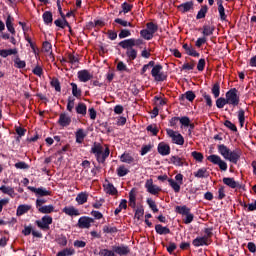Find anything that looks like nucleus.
I'll return each mask as SVG.
<instances>
[{
    "instance_id": "nucleus-64",
    "label": "nucleus",
    "mask_w": 256,
    "mask_h": 256,
    "mask_svg": "<svg viewBox=\"0 0 256 256\" xmlns=\"http://www.w3.org/2000/svg\"><path fill=\"white\" fill-rule=\"evenodd\" d=\"M244 207H247V211H256V200L254 203L244 204Z\"/></svg>"
},
{
    "instance_id": "nucleus-62",
    "label": "nucleus",
    "mask_w": 256,
    "mask_h": 256,
    "mask_svg": "<svg viewBox=\"0 0 256 256\" xmlns=\"http://www.w3.org/2000/svg\"><path fill=\"white\" fill-rule=\"evenodd\" d=\"M185 99H187V101H194L195 100V93L193 91H187L184 94Z\"/></svg>"
},
{
    "instance_id": "nucleus-14",
    "label": "nucleus",
    "mask_w": 256,
    "mask_h": 256,
    "mask_svg": "<svg viewBox=\"0 0 256 256\" xmlns=\"http://www.w3.org/2000/svg\"><path fill=\"white\" fill-rule=\"evenodd\" d=\"M158 153L163 157L169 155L171 153V146L165 142H160L158 144Z\"/></svg>"
},
{
    "instance_id": "nucleus-60",
    "label": "nucleus",
    "mask_w": 256,
    "mask_h": 256,
    "mask_svg": "<svg viewBox=\"0 0 256 256\" xmlns=\"http://www.w3.org/2000/svg\"><path fill=\"white\" fill-rule=\"evenodd\" d=\"M118 36L120 39H125V37H131V31H129L128 29H123L120 31Z\"/></svg>"
},
{
    "instance_id": "nucleus-27",
    "label": "nucleus",
    "mask_w": 256,
    "mask_h": 256,
    "mask_svg": "<svg viewBox=\"0 0 256 256\" xmlns=\"http://www.w3.org/2000/svg\"><path fill=\"white\" fill-rule=\"evenodd\" d=\"M0 191H2L4 193V195H9V197H15V189H13V187L11 186H5L2 185L0 187Z\"/></svg>"
},
{
    "instance_id": "nucleus-5",
    "label": "nucleus",
    "mask_w": 256,
    "mask_h": 256,
    "mask_svg": "<svg viewBox=\"0 0 256 256\" xmlns=\"http://www.w3.org/2000/svg\"><path fill=\"white\" fill-rule=\"evenodd\" d=\"M35 223L42 231H49V225L53 224V217L45 215L40 220H36Z\"/></svg>"
},
{
    "instance_id": "nucleus-45",
    "label": "nucleus",
    "mask_w": 256,
    "mask_h": 256,
    "mask_svg": "<svg viewBox=\"0 0 256 256\" xmlns=\"http://www.w3.org/2000/svg\"><path fill=\"white\" fill-rule=\"evenodd\" d=\"M147 205H149V207L153 211V213H159V209L157 208V204L153 201V199L148 198L147 199Z\"/></svg>"
},
{
    "instance_id": "nucleus-44",
    "label": "nucleus",
    "mask_w": 256,
    "mask_h": 256,
    "mask_svg": "<svg viewBox=\"0 0 256 256\" xmlns=\"http://www.w3.org/2000/svg\"><path fill=\"white\" fill-rule=\"evenodd\" d=\"M225 105H228L227 98L221 97L216 100V107L218 109H223V107H225Z\"/></svg>"
},
{
    "instance_id": "nucleus-36",
    "label": "nucleus",
    "mask_w": 256,
    "mask_h": 256,
    "mask_svg": "<svg viewBox=\"0 0 256 256\" xmlns=\"http://www.w3.org/2000/svg\"><path fill=\"white\" fill-rule=\"evenodd\" d=\"M76 112L78 115H87V105L85 103H79L76 106Z\"/></svg>"
},
{
    "instance_id": "nucleus-47",
    "label": "nucleus",
    "mask_w": 256,
    "mask_h": 256,
    "mask_svg": "<svg viewBox=\"0 0 256 256\" xmlns=\"http://www.w3.org/2000/svg\"><path fill=\"white\" fill-rule=\"evenodd\" d=\"M213 31H215V28L211 26H204L202 34L204 37H209L210 35H213Z\"/></svg>"
},
{
    "instance_id": "nucleus-30",
    "label": "nucleus",
    "mask_w": 256,
    "mask_h": 256,
    "mask_svg": "<svg viewBox=\"0 0 256 256\" xmlns=\"http://www.w3.org/2000/svg\"><path fill=\"white\" fill-rule=\"evenodd\" d=\"M39 213H43L45 215L49 213H53L55 211V206L54 205H44L38 208Z\"/></svg>"
},
{
    "instance_id": "nucleus-55",
    "label": "nucleus",
    "mask_w": 256,
    "mask_h": 256,
    "mask_svg": "<svg viewBox=\"0 0 256 256\" xmlns=\"http://www.w3.org/2000/svg\"><path fill=\"white\" fill-rule=\"evenodd\" d=\"M191 155L195 161H198L199 163L203 162V154L201 152L193 151Z\"/></svg>"
},
{
    "instance_id": "nucleus-56",
    "label": "nucleus",
    "mask_w": 256,
    "mask_h": 256,
    "mask_svg": "<svg viewBox=\"0 0 256 256\" xmlns=\"http://www.w3.org/2000/svg\"><path fill=\"white\" fill-rule=\"evenodd\" d=\"M50 85L54 87L55 91H61V83H59V80H57V78L52 79Z\"/></svg>"
},
{
    "instance_id": "nucleus-50",
    "label": "nucleus",
    "mask_w": 256,
    "mask_h": 256,
    "mask_svg": "<svg viewBox=\"0 0 256 256\" xmlns=\"http://www.w3.org/2000/svg\"><path fill=\"white\" fill-rule=\"evenodd\" d=\"M146 131H149V133L152 135L157 136V133H159V128H157V125L152 124L147 126Z\"/></svg>"
},
{
    "instance_id": "nucleus-13",
    "label": "nucleus",
    "mask_w": 256,
    "mask_h": 256,
    "mask_svg": "<svg viewBox=\"0 0 256 256\" xmlns=\"http://www.w3.org/2000/svg\"><path fill=\"white\" fill-rule=\"evenodd\" d=\"M29 191L35 193L38 197H47L51 195V192L45 188H35L33 186H28Z\"/></svg>"
},
{
    "instance_id": "nucleus-19",
    "label": "nucleus",
    "mask_w": 256,
    "mask_h": 256,
    "mask_svg": "<svg viewBox=\"0 0 256 256\" xmlns=\"http://www.w3.org/2000/svg\"><path fill=\"white\" fill-rule=\"evenodd\" d=\"M63 213H65L66 215H69L70 217H79V215H81L79 210L73 206L64 207Z\"/></svg>"
},
{
    "instance_id": "nucleus-28",
    "label": "nucleus",
    "mask_w": 256,
    "mask_h": 256,
    "mask_svg": "<svg viewBox=\"0 0 256 256\" xmlns=\"http://www.w3.org/2000/svg\"><path fill=\"white\" fill-rule=\"evenodd\" d=\"M87 199H89V194H87V192H81L76 197L78 205H84V203H87Z\"/></svg>"
},
{
    "instance_id": "nucleus-3",
    "label": "nucleus",
    "mask_w": 256,
    "mask_h": 256,
    "mask_svg": "<svg viewBox=\"0 0 256 256\" xmlns=\"http://www.w3.org/2000/svg\"><path fill=\"white\" fill-rule=\"evenodd\" d=\"M239 101V91L237 90V88H232L228 92H226V103H228V105L237 107V105H239Z\"/></svg>"
},
{
    "instance_id": "nucleus-37",
    "label": "nucleus",
    "mask_w": 256,
    "mask_h": 256,
    "mask_svg": "<svg viewBox=\"0 0 256 256\" xmlns=\"http://www.w3.org/2000/svg\"><path fill=\"white\" fill-rule=\"evenodd\" d=\"M207 11H209L207 5L202 6L201 9L198 11V14L196 15V19H205Z\"/></svg>"
},
{
    "instance_id": "nucleus-25",
    "label": "nucleus",
    "mask_w": 256,
    "mask_h": 256,
    "mask_svg": "<svg viewBox=\"0 0 256 256\" xmlns=\"http://www.w3.org/2000/svg\"><path fill=\"white\" fill-rule=\"evenodd\" d=\"M155 231L158 233V235H169V233H171V230L168 227H165L161 224H157L155 226Z\"/></svg>"
},
{
    "instance_id": "nucleus-52",
    "label": "nucleus",
    "mask_w": 256,
    "mask_h": 256,
    "mask_svg": "<svg viewBox=\"0 0 256 256\" xmlns=\"http://www.w3.org/2000/svg\"><path fill=\"white\" fill-rule=\"evenodd\" d=\"M147 27V30L152 34V35H155V33H157V25H155L153 22H149L147 23L146 25Z\"/></svg>"
},
{
    "instance_id": "nucleus-38",
    "label": "nucleus",
    "mask_w": 256,
    "mask_h": 256,
    "mask_svg": "<svg viewBox=\"0 0 256 256\" xmlns=\"http://www.w3.org/2000/svg\"><path fill=\"white\" fill-rule=\"evenodd\" d=\"M54 24L56 25V27H60L61 29H65L66 27H69V22L65 20V17L62 20L61 19L55 20Z\"/></svg>"
},
{
    "instance_id": "nucleus-22",
    "label": "nucleus",
    "mask_w": 256,
    "mask_h": 256,
    "mask_svg": "<svg viewBox=\"0 0 256 256\" xmlns=\"http://www.w3.org/2000/svg\"><path fill=\"white\" fill-rule=\"evenodd\" d=\"M207 241H209L207 236L197 237L193 240L192 245H194V247H203V245H207Z\"/></svg>"
},
{
    "instance_id": "nucleus-42",
    "label": "nucleus",
    "mask_w": 256,
    "mask_h": 256,
    "mask_svg": "<svg viewBox=\"0 0 256 256\" xmlns=\"http://www.w3.org/2000/svg\"><path fill=\"white\" fill-rule=\"evenodd\" d=\"M140 35L141 37H143V39H145L146 41H151V38L153 37V34L147 30V29H143L140 31Z\"/></svg>"
},
{
    "instance_id": "nucleus-16",
    "label": "nucleus",
    "mask_w": 256,
    "mask_h": 256,
    "mask_svg": "<svg viewBox=\"0 0 256 256\" xmlns=\"http://www.w3.org/2000/svg\"><path fill=\"white\" fill-rule=\"evenodd\" d=\"M78 79L81 83H87V81H91V79H93V75H91L87 70H81L78 72Z\"/></svg>"
},
{
    "instance_id": "nucleus-4",
    "label": "nucleus",
    "mask_w": 256,
    "mask_h": 256,
    "mask_svg": "<svg viewBox=\"0 0 256 256\" xmlns=\"http://www.w3.org/2000/svg\"><path fill=\"white\" fill-rule=\"evenodd\" d=\"M151 75L154 77L155 81H165L167 79V74L163 72V66L158 64L155 65L151 70Z\"/></svg>"
},
{
    "instance_id": "nucleus-18",
    "label": "nucleus",
    "mask_w": 256,
    "mask_h": 256,
    "mask_svg": "<svg viewBox=\"0 0 256 256\" xmlns=\"http://www.w3.org/2000/svg\"><path fill=\"white\" fill-rule=\"evenodd\" d=\"M170 163L176 167H183L184 165H187L185 158H181L179 156H171Z\"/></svg>"
},
{
    "instance_id": "nucleus-58",
    "label": "nucleus",
    "mask_w": 256,
    "mask_h": 256,
    "mask_svg": "<svg viewBox=\"0 0 256 256\" xmlns=\"http://www.w3.org/2000/svg\"><path fill=\"white\" fill-rule=\"evenodd\" d=\"M153 149V144H147V145H144L142 146V149H141V155H147V153H149V151H151Z\"/></svg>"
},
{
    "instance_id": "nucleus-15",
    "label": "nucleus",
    "mask_w": 256,
    "mask_h": 256,
    "mask_svg": "<svg viewBox=\"0 0 256 256\" xmlns=\"http://www.w3.org/2000/svg\"><path fill=\"white\" fill-rule=\"evenodd\" d=\"M58 123L60 127H69L71 125V117L66 113H62L59 116Z\"/></svg>"
},
{
    "instance_id": "nucleus-17",
    "label": "nucleus",
    "mask_w": 256,
    "mask_h": 256,
    "mask_svg": "<svg viewBox=\"0 0 256 256\" xmlns=\"http://www.w3.org/2000/svg\"><path fill=\"white\" fill-rule=\"evenodd\" d=\"M137 188H132L129 192V206L135 209L137 203Z\"/></svg>"
},
{
    "instance_id": "nucleus-20",
    "label": "nucleus",
    "mask_w": 256,
    "mask_h": 256,
    "mask_svg": "<svg viewBox=\"0 0 256 256\" xmlns=\"http://www.w3.org/2000/svg\"><path fill=\"white\" fill-rule=\"evenodd\" d=\"M119 46L122 47V49H133V47H135V39L130 38L123 40L119 43Z\"/></svg>"
},
{
    "instance_id": "nucleus-29",
    "label": "nucleus",
    "mask_w": 256,
    "mask_h": 256,
    "mask_svg": "<svg viewBox=\"0 0 256 256\" xmlns=\"http://www.w3.org/2000/svg\"><path fill=\"white\" fill-rule=\"evenodd\" d=\"M120 161L131 165V163H135V158H133L129 153H124L120 156Z\"/></svg>"
},
{
    "instance_id": "nucleus-49",
    "label": "nucleus",
    "mask_w": 256,
    "mask_h": 256,
    "mask_svg": "<svg viewBox=\"0 0 256 256\" xmlns=\"http://www.w3.org/2000/svg\"><path fill=\"white\" fill-rule=\"evenodd\" d=\"M176 211L180 215H187L191 210L187 206H177Z\"/></svg>"
},
{
    "instance_id": "nucleus-48",
    "label": "nucleus",
    "mask_w": 256,
    "mask_h": 256,
    "mask_svg": "<svg viewBox=\"0 0 256 256\" xmlns=\"http://www.w3.org/2000/svg\"><path fill=\"white\" fill-rule=\"evenodd\" d=\"M70 85L72 87V95L77 98L81 97V90L77 87V85L73 82Z\"/></svg>"
},
{
    "instance_id": "nucleus-51",
    "label": "nucleus",
    "mask_w": 256,
    "mask_h": 256,
    "mask_svg": "<svg viewBox=\"0 0 256 256\" xmlns=\"http://www.w3.org/2000/svg\"><path fill=\"white\" fill-rule=\"evenodd\" d=\"M99 255L100 256H117V254H115V251H113V248L112 250L102 249L100 250Z\"/></svg>"
},
{
    "instance_id": "nucleus-46",
    "label": "nucleus",
    "mask_w": 256,
    "mask_h": 256,
    "mask_svg": "<svg viewBox=\"0 0 256 256\" xmlns=\"http://www.w3.org/2000/svg\"><path fill=\"white\" fill-rule=\"evenodd\" d=\"M59 253L62 256H73V255H75V249L65 248V249L61 250Z\"/></svg>"
},
{
    "instance_id": "nucleus-54",
    "label": "nucleus",
    "mask_w": 256,
    "mask_h": 256,
    "mask_svg": "<svg viewBox=\"0 0 256 256\" xmlns=\"http://www.w3.org/2000/svg\"><path fill=\"white\" fill-rule=\"evenodd\" d=\"M180 124H181V128L183 129V127H189V123H191V120L189 119V117L187 116H183L179 119Z\"/></svg>"
},
{
    "instance_id": "nucleus-61",
    "label": "nucleus",
    "mask_w": 256,
    "mask_h": 256,
    "mask_svg": "<svg viewBox=\"0 0 256 256\" xmlns=\"http://www.w3.org/2000/svg\"><path fill=\"white\" fill-rule=\"evenodd\" d=\"M225 127H227L228 129H230V131H237V126H235V124H233V122L226 120L224 122Z\"/></svg>"
},
{
    "instance_id": "nucleus-2",
    "label": "nucleus",
    "mask_w": 256,
    "mask_h": 256,
    "mask_svg": "<svg viewBox=\"0 0 256 256\" xmlns=\"http://www.w3.org/2000/svg\"><path fill=\"white\" fill-rule=\"evenodd\" d=\"M91 153H93L98 161V163H105L107 157H109V147H106L103 151V146L100 143H94L91 148Z\"/></svg>"
},
{
    "instance_id": "nucleus-39",
    "label": "nucleus",
    "mask_w": 256,
    "mask_h": 256,
    "mask_svg": "<svg viewBox=\"0 0 256 256\" xmlns=\"http://www.w3.org/2000/svg\"><path fill=\"white\" fill-rule=\"evenodd\" d=\"M114 23H117V25H120L121 27H133V24L127 20H123L121 18H116L114 20Z\"/></svg>"
},
{
    "instance_id": "nucleus-32",
    "label": "nucleus",
    "mask_w": 256,
    "mask_h": 256,
    "mask_svg": "<svg viewBox=\"0 0 256 256\" xmlns=\"http://www.w3.org/2000/svg\"><path fill=\"white\" fill-rule=\"evenodd\" d=\"M31 210V206L29 205H20L17 208V212L16 215H18V217H21V215H25V213H27L28 211Z\"/></svg>"
},
{
    "instance_id": "nucleus-8",
    "label": "nucleus",
    "mask_w": 256,
    "mask_h": 256,
    "mask_svg": "<svg viewBox=\"0 0 256 256\" xmlns=\"http://www.w3.org/2000/svg\"><path fill=\"white\" fill-rule=\"evenodd\" d=\"M207 160L210 161V163H213V165H218L221 171H227V162L221 159L219 155L212 154L207 157Z\"/></svg>"
},
{
    "instance_id": "nucleus-57",
    "label": "nucleus",
    "mask_w": 256,
    "mask_h": 256,
    "mask_svg": "<svg viewBox=\"0 0 256 256\" xmlns=\"http://www.w3.org/2000/svg\"><path fill=\"white\" fill-rule=\"evenodd\" d=\"M15 66L17 67V69H25L26 67V63L25 61L21 60L20 58H16L14 60Z\"/></svg>"
},
{
    "instance_id": "nucleus-40",
    "label": "nucleus",
    "mask_w": 256,
    "mask_h": 256,
    "mask_svg": "<svg viewBox=\"0 0 256 256\" xmlns=\"http://www.w3.org/2000/svg\"><path fill=\"white\" fill-rule=\"evenodd\" d=\"M212 94L214 95L215 99L221 95V86L219 82L215 83L212 87Z\"/></svg>"
},
{
    "instance_id": "nucleus-21",
    "label": "nucleus",
    "mask_w": 256,
    "mask_h": 256,
    "mask_svg": "<svg viewBox=\"0 0 256 256\" xmlns=\"http://www.w3.org/2000/svg\"><path fill=\"white\" fill-rule=\"evenodd\" d=\"M193 9V2L182 3L178 6V10L180 13H189Z\"/></svg>"
},
{
    "instance_id": "nucleus-63",
    "label": "nucleus",
    "mask_w": 256,
    "mask_h": 256,
    "mask_svg": "<svg viewBox=\"0 0 256 256\" xmlns=\"http://www.w3.org/2000/svg\"><path fill=\"white\" fill-rule=\"evenodd\" d=\"M43 51H45V53H52V45L51 43H49L48 41L43 43Z\"/></svg>"
},
{
    "instance_id": "nucleus-6",
    "label": "nucleus",
    "mask_w": 256,
    "mask_h": 256,
    "mask_svg": "<svg viewBox=\"0 0 256 256\" xmlns=\"http://www.w3.org/2000/svg\"><path fill=\"white\" fill-rule=\"evenodd\" d=\"M168 183L175 193H179L181 191V185H183V174H177L175 180L169 178Z\"/></svg>"
},
{
    "instance_id": "nucleus-26",
    "label": "nucleus",
    "mask_w": 256,
    "mask_h": 256,
    "mask_svg": "<svg viewBox=\"0 0 256 256\" xmlns=\"http://www.w3.org/2000/svg\"><path fill=\"white\" fill-rule=\"evenodd\" d=\"M223 183L231 189H237L239 187V183L234 178H223Z\"/></svg>"
},
{
    "instance_id": "nucleus-43",
    "label": "nucleus",
    "mask_w": 256,
    "mask_h": 256,
    "mask_svg": "<svg viewBox=\"0 0 256 256\" xmlns=\"http://www.w3.org/2000/svg\"><path fill=\"white\" fill-rule=\"evenodd\" d=\"M43 21L46 23V25H49V23H53V14L51 12H45L43 14Z\"/></svg>"
},
{
    "instance_id": "nucleus-53",
    "label": "nucleus",
    "mask_w": 256,
    "mask_h": 256,
    "mask_svg": "<svg viewBox=\"0 0 256 256\" xmlns=\"http://www.w3.org/2000/svg\"><path fill=\"white\" fill-rule=\"evenodd\" d=\"M143 215H145V209H143V207L137 208L134 215L135 219L139 221Z\"/></svg>"
},
{
    "instance_id": "nucleus-31",
    "label": "nucleus",
    "mask_w": 256,
    "mask_h": 256,
    "mask_svg": "<svg viewBox=\"0 0 256 256\" xmlns=\"http://www.w3.org/2000/svg\"><path fill=\"white\" fill-rule=\"evenodd\" d=\"M218 5V12L220 15V19L221 21H225V19H227V15L225 14V7H223V0H219L217 2Z\"/></svg>"
},
{
    "instance_id": "nucleus-1",
    "label": "nucleus",
    "mask_w": 256,
    "mask_h": 256,
    "mask_svg": "<svg viewBox=\"0 0 256 256\" xmlns=\"http://www.w3.org/2000/svg\"><path fill=\"white\" fill-rule=\"evenodd\" d=\"M218 153H220L226 161H230V163H237L241 157V153L238 150L231 151V149L224 144L218 145Z\"/></svg>"
},
{
    "instance_id": "nucleus-11",
    "label": "nucleus",
    "mask_w": 256,
    "mask_h": 256,
    "mask_svg": "<svg viewBox=\"0 0 256 256\" xmlns=\"http://www.w3.org/2000/svg\"><path fill=\"white\" fill-rule=\"evenodd\" d=\"M103 189H104V193H106V195H118L119 191L117 190V188L108 180H105L104 184H103Z\"/></svg>"
},
{
    "instance_id": "nucleus-34",
    "label": "nucleus",
    "mask_w": 256,
    "mask_h": 256,
    "mask_svg": "<svg viewBox=\"0 0 256 256\" xmlns=\"http://www.w3.org/2000/svg\"><path fill=\"white\" fill-rule=\"evenodd\" d=\"M122 11L119 12V15H121V13H123L124 15H127V13H129L130 11H132L133 9V4L124 2L122 5Z\"/></svg>"
},
{
    "instance_id": "nucleus-10",
    "label": "nucleus",
    "mask_w": 256,
    "mask_h": 256,
    "mask_svg": "<svg viewBox=\"0 0 256 256\" xmlns=\"http://www.w3.org/2000/svg\"><path fill=\"white\" fill-rule=\"evenodd\" d=\"M92 223H95V220H93V218L87 217V216H82L78 220V227L80 229H89V227H91Z\"/></svg>"
},
{
    "instance_id": "nucleus-33",
    "label": "nucleus",
    "mask_w": 256,
    "mask_h": 256,
    "mask_svg": "<svg viewBox=\"0 0 256 256\" xmlns=\"http://www.w3.org/2000/svg\"><path fill=\"white\" fill-rule=\"evenodd\" d=\"M126 55L128 57V61H135V59H137V50L134 48H129L126 51Z\"/></svg>"
},
{
    "instance_id": "nucleus-12",
    "label": "nucleus",
    "mask_w": 256,
    "mask_h": 256,
    "mask_svg": "<svg viewBox=\"0 0 256 256\" xmlns=\"http://www.w3.org/2000/svg\"><path fill=\"white\" fill-rule=\"evenodd\" d=\"M113 251L116 253V255L119 256H127L129 253H131V249H129V246L120 245V246H113Z\"/></svg>"
},
{
    "instance_id": "nucleus-9",
    "label": "nucleus",
    "mask_w": 256,
    "mask_h": 256,
    "mask_svg": "<svg viewBox=\"0 0 256 256\" xmlns=\"http://www.w3.org/2000/svg\"><path fill=\"white\" fill-rule=\"evenodd\" d=\"M145 189L150 195H159V193H161V188L153 184V179L146 180Z\"/></svg>"
},
{
    "instance_id": "nucleus-24",
    "label": "nucleus",
    "mask_w": 256,
    "mask_h": 256,
    "mask_svg": "<svg viewBox=\"0 0 256 256\" xmlns=\"http://www.w3.org/2000/svg\"><path fill=\"white\" fill-rule=\"evenodd\" d=\"M194 177H197V179H206L209 177V171H207V168H200L194 172Z\"/></svg>"
},
{
    "instance_id": "nucleus-23",
    "label": "nucleus",
    "mask_w": 256,
    "mask_h": 256,
    "mask_svg": "<svg viewBox=\"0 0 256 256\" xmlns=\"http://www.w3.org/2000/svg\"><path fill=\"white\" fill-rule=\"evenodd\" d=\"M76 143H83L87 137V132L83 129H78L75 133Z\"/></svg>"
},
{
    "instance_id": "nucleus-7",
    "label": "nucleus",
    "mask_w": 256,
    "mask_h": 256,
    "mask_svg": "<svg viewBox=\"0 0 256 256\" xmlns=\"http://www.w3.org/2000/svg\"><path fill=\"white\" fill-rule=\"evenodd\" d=\"M166 133L168 137L172 139V143H175V145H184L185 138H183V135H181L179 132L172 129H166Z\"/></svg>"
},
{
    "instance_id": "nucleus-41",
    "label": "nucleus",
    "mask_w": 256,
    "mask_h": 256,
    "mask_svg": "<svg viewBox=\"0 0 256 256\" xmlns=\"http://www.w3.org/2000/svg\"><path fill=\"white\" fill-rule=\"evenodd\" d=\"M238 120H239L240 127H244L245 126V110L240 109L238 111Z\"/></svg>"
},
{
    "instance_id": "nucleus-59",
    "label": "nucleus",
    "mask_w": 256,
    "mask_h": 256,
    "mask_svg": "<svg viewBox=\"0 0 256 256\" xmlns=\"http://www.w3.org/2000/svg\"><path fill=\"white\" fill-rule=\"evenodd\" d=\"M32 73L34 75H37V77H41V75H43V68L37 65L36 67L33 68Z\"/></svg>"
},
{
    "instance_id": "nucleus-35",
    "label": "nucleus",
    "mask_w": 256,
    "mask_h": 256,
    "mask_svg": "<svg viewBox=\"0 0 256 256\" xmlns=\"http://www.w3.org/2000/svg\"><path fill=\"white\" fill-rule=\"evenodd\" d=\"M116 173L118 177H125V175L129 174V169L125 165H121L117 168Z\"/></svg>"
}]
</instances>
